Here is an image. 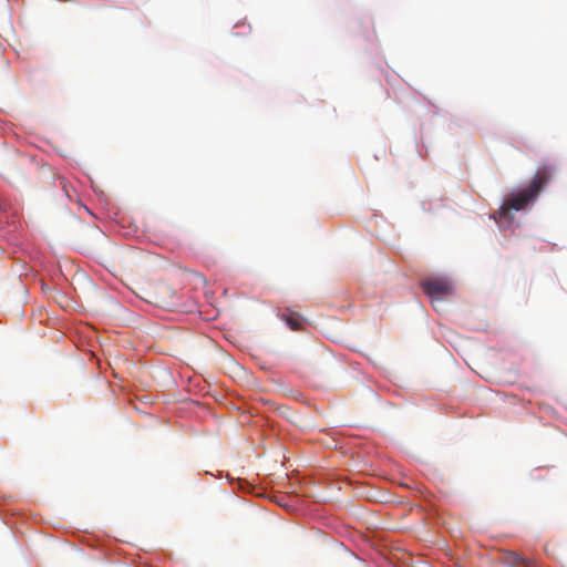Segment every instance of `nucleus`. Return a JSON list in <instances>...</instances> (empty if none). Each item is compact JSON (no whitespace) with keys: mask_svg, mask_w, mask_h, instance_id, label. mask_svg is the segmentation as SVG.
Wrapping results in <instances>:
<instances>
[{"mask_svg":"<svg viewBox=\"0 0 567 567\" xmlns=\"http://www.w3.org/2000/svg\"><path fill=\"white\" fill-rule=\"evenodd\" d=\"M554 175V168L550 165L538 166L529 186L516 194L511 195L499 208V217H506L511 210H522L532 200L537 198L544 185H546Z\"/></svg>","mask_w":567,"mask_h":567,"instance_id":"obj_1","label":"nucleus"},{"mask_svg":"<svg viewBox=\"0 0 567 567\" xmlns=\"http://www.w3.org/2000/svg\"><path fill=\"white\" fill-rule=\"evenodd\" d=\"M424 292L430 297L432 303H441L444 297L454 292L453 285L445 278H433L421 282Z\"/></svg>","mask_w":567,"mask_h":567,"instance_id":"obj_2","label":"nucleus"},{"mask_svg":"<svg viewBox=\"0 0 567 567\" xmlns=\"http://www.w3.org/2000/svg\"><path fill=\"white\" fill-rule=\"evenodd\" d=\"M506 561L508 565H511L513 567H519L520 565L525 564V559L522 558L516 553H509L506 557Z\"/></svg>","mask_w":567,"mask_h":567,"instance_id":"obj_3","label":"nucleus"},{"mask_svg":"<svg viewBox=\"0 0 567 567\" xmlns=\"http://www.w3.org/2000/svg\"><path fill=\"white\" fill-rule=\"evenodd\" d=\"M282 319L292 330H299L301 328V322L298 318L282 316Z\"/></svg>","mask_w":567,"mask_h":567,"instance_id":"obj_4","label":"nucleus"}]
</instances>
